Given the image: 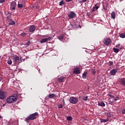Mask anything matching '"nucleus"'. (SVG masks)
Segmentation results:
<instances>
[{
	"mask_svg": "<svg viewBox=\"0 0 125 125\" xmlns=\"http://www.w3.org/2000/svg\"><path fill=\"white\" fill-rule=\"evenodd\" d=\"M100 7V6H97V4H95V10H97V9H98Z\"/></svg>",
	"mask_w": 125,
	"mask_h": 125,
	"instance_id": "29",
	"label": "nucleus"
},
{
	"mask_svg": "<svg viewBox=\"0 0 125 125\" xmlns=\"http://www.w3.org/2000/svg\"><path fill=\"white\" fill-rule=\"evenodd\" d=\"M109 119H101V123H107V122H109Z\"/></svg>",
	"mask_w": 125,
	"mask_h": 125,
	"instance_id": "19",
	"label": "nucleus"
},
{
	"mask_svg": "<svg viewBox=\"0 0 125 125\" xmlns=\"http://www.w3.org/2000/svg\"><path fill=\"white\" fill-rule=\"evenodd\" d=\"M64 79H65V77L63 76H60L58 79V82H60V83H62L64 81Z\"/></svg>",
	"mask_w": 125,
	"mask_h": 125,
	"instance_id": "15",
	"label": "nucleus"
},
{
	"mask_svg": "<svg viewBox=\"0 0 125 125\" xmlns=\"http://www.w3.org/2000/svg\"><path fill=\"white\" fill-rule=\"evenodd\" d=\"M15 7H16V2L13 1L11 3V10H14L15 9Z\"/></svg>",
	"mask_w": 125,
	"mask_h": 125,
	"instance_id": "10",
	"label": "nucleus"
},
{
	"mask_svg": "<svg viewBox=\"0 0 125 125\" xmlns=\"http://www.w3.org/2000/svg\"><path fill=\"white\" fill-rule=\"evenodd\" d=\"M58 107L59 109H61L62 108H63V105H62V104H59L58 105Z\"/></svg>",
	"mask_w": 125,
	"mask_h": 125,
	"instance_id": "28",
	"label": "nucleus"
},
{
	"mask_svg": "<svg viewBox=\"0 0 125 125\" xmlns=\"http://www.w3.org/2000/svg\"><path fill=\"white\" fill-rule=\"evenodd\" d=\"M87 98H88V97L87 96H84L83 97V100H84V101H86L87 100Z\"/></svg>",
	"mask_w": 125,
	"mask_h": 125,
	"instance_id": "26",
	"label": "nucleus"
},
{
	"mask_svg": "<svg viewBox=\"0 0 125 125\" xmlns=\"http://www.w3.org/2000/svg\"><path fill=\"white\" fill-rule=\"evenodd\" d=\"M36 30V26L35 25H31L29 27V31L30 33H34Z\"/></svg>",
	"mask_w": 125,
	"mask_h": 125,
	"instance_id": "11",
	"label": "nucleus"
},
{
	"mask_svg": "<svg viewBox=\"0 0 125 125\" xmlns=\"http://www.w3.org/2000/svg\"><path fill=\"white\" fill-rule=\"evenodd\" d=\"M119 98H120L119 96H117L116 98H114V101H117V100H119Z\"/></svg>",
	"mask_w": 125,
	"mask_h": 125,
	"instance_id": "33",
	"label": "nucleus"
},
{
	"mask_svg": "<svg viewBox=\"0 0 125 125\" xmlns=\"http://www.w3.org/2000/svg\"><path fill=\"white\" fill-rule=\"evenodd\" d=\"M2 80V79L0 77V82H1V80Z\"/></svg>",
	"mask_w": 125,
	"mask_h": 125,
	"instance_id": "47",
	"label": "nucleus"
},
{
	"mask_svg": "<svg viewBox=\"0 0 125 125\" xmlns=\"http://www.w3.org/2000/svg\"><path fill=\"white\" fill-rule=\"evenodd\" d=\"M120 45H121V44H119L118 45H117V46H120Z\"/></svg>",
	"mask_w": 125,
	"mask_h": 125,
	"instance_id": "49",
	"label": "nucleus"
},
{
	"mask_svg": "<svg viewBox=\"0 0 125 125\" xmlns=\"http://www.w3.org/2000/svg\"><path fill=\"white\" fill-rule=\"evenodd\" d=\"M92 12H94V11H95V7H93V8L92 9Z\"/></svg>",
	"mask_w": 125,
	"mask_h": 125,
	"instance_id": "38",
	"label": "nucleus"
},
{
	"mask_svg": "<svg viewBox=\"0 0 125 125\" xmlns=\"http://www.w3.org/2000/svg\"><path fill=\"white\" fill-rule=\"evenodd\" d=\"M62 103L63 105H65V100H64V99L62 100Z\"/></svg>",
	"mask_w": 125,
	"mask_h": 125,
	"instance_id": "44",
	"label": "nucleus"
},
{
	"mask_svg": "<svg viewBox=\"0 0 125 125\" xmlns=\"http://www.w3.org/2000/svg\"><path fill=\"white\" fill-rule=\"evenodd\" d=\"M63 39H64L63 36H60V37H59V39L60 40V41H62Z\"/></svg>",
	"mask_w": 125,
	"mask_h": 125,
	"instance_id": "32",
	"label": "nucleus"
},
{
	"mask_svg": "<svg viewBox=\"0 0 125 125\" xmlns=\"http://www.w3.org/2000/svg\"><path fill=\"white\" fill-rule=\"evenodd\" d=\"M8 65H11L12 64V61L11 60H10L7 62Z\"/></svg>",
	"mask_w": 125,
	"mask_h": 125,
	"instance_id": "30",
	"label": "nucleus"
},
{
	"mask_svg": "<svg viewBox=\"0 0 125 125\" xmlns=\"http://www.w3.org/2000/svg\"><path fill=\"white\" fill-rule=\"evenodd\" d=\"M92 74H93V75H95V74H96V71L95 69L92 70Z\"/></svg>",
	"mask_w": 125,
	"mask_h": 125,
	"instance_id": "31",
	"label": "nucleus"
},
{
	"mask_svg": "<svg viewBox=\"0 0 125 125\" xmlns=\"http://www.w3.org/2000/svg\"><path fill=\"white\" fill-rule=\"evenodd\" d=\"M108 64L109 66H112V65L114 64V62H113L109 61Z\"/></svg>",
	"mask_w": 125,
	"mask_h": 125,
	"instance_id": "36",
	"label": "nucleus"
},
{
	"mask_svg": "<svg viewBox=\"0 0 125 125\" xmlns=\"http://www.w3.org/2000/svg\"><path fill=\"white\" fill-rule=\"evenodd\" d=\"M46 99H48V98H46Z\"/></svg>",
	"mask_w": 125,
	"mask_h": 125,
	"instance_id": "50",
	"label": "nucleus"
},
{
	"mask_svg": "<svg viewBox=\"0 0 125 125\" xmlns=\"http://www.w3.org/2000/svg\"><path fill=\"white\" fill-rule=\"evenodd\" d=\"M56 96V95L55 94H50L48 95V98H53L54 97H55Z\"/></svg>",
	"mask_w": 125,
	"mask_h": 125,
	"instance_id": "21",
	"label": "nucleus"
},
{
	"mask_svg": "<svg viewBox=\"0 0 125 125\" xmlns=\"http://www.w3.org/2000/svg\"><path fill=\"white\" fill-rule=\"evenodd\" d=\"M111 42H112V41L109 38H105L104 40V44L105 45H110L111 44Z\"/></svg>",
	"mask_w": 125,
	"mask_h": 125,
	"instance_id": "5",
	"label": "nucleus"
},
{
	"mask_svg": "<svg viewBox=\"0 0 125 125\" xmlns=\"http://www.w3.org/2000/svg\"><path fill=\"white\" fill-rule=\"evenodd\" d=\"M82 2H83L82 1H79V3H82Z\"/></svg>",
	"mask_w": 125,
	"mask_h": 125,
	"instance_id": "48",
	"label": "nucleus"
},
{
	"mask_svg": "<svg viewBox=\"0 0 125 125\" xmlns=\"http://www.w3.org/2000/svg\"><path fill=\"white\" fill-rule=\"evenodd\" d=\"M13 62L14 63L15 65H19L22 61H20L18 56L15 55L13 58Z\"/></svg>",
	"mask_w": 125,
	"mask_h": 125,
	"instance_id": "3",
	"label": "nucleus"
},
{
	"mask_svg": "<svg viewBox=\"0 0 125 125\" xmlns=\"http://www.w3.org/2000/svg\"><path fill=\"white\" fill-rule=\"evenodd\" d=\"M39 113L38 112H35L31 115H30L28 117H27L25 119V122L26 123H29L30 121H32V120H36L37 119V116H38Z\"/></svg>",
	"mask_w": 125,
	"mask_h": 125,
	"instance_id": "1",
	"label": "nucleus"
},
{
	"mask_svg": "<svg viewBox=\"0 0 125 125\" xmlns=\"http://www.w3.org/2000/svg\"><path fill=\"white\" fill-rule=\"evenodd\" d=\"M108 96L110 97L109 99V101L110 103H114V101H115V97L113 96V95H111V94H108Z\"/></svg>",
	"mask_w": 125,
	"mask_h": 125,
	"instance_id": "8",
	"label": "nucleus"
},
{
	"mask_svg": "<svg viewBox=\"0 0 125 125\" xmlns=\"http://www.w3.org/2000/svg\"><path fill=\"white\" fill-rule=\"evenodd\" d=\"M5 97H6L5 93L3 92H0V99L2 100V99H4Z\"/></svg>",
	"mask_w": 125,
	"mask_h": 125,
	"instance_id": "12",
	"label": "nucleus"
},
{
	"mask_svg": "<svg viewBox=\"0 0 125 125\" xmlns=\"http://www.w3.org/2000/svg\"><path fill=\"white\" fill-rule=\"evenodd\" d=\"M48 35H43V38H48Z\"/></svg>",
	"mask_w": 125,
	"mask_h": 125,
	"instance_id": "42",
	"label": "nucleus"
},
{
	"mask_svg": "<svg viewBox=\"0 0 125 125\" xmlns=\"http://www.w3.org/2000/svg\"><path fill=\"white\" fill-rule=\"evenodd\" d=\"M7 15H8L7 17V21H8V22H10V20H12V19L10 18V16L11 15V14H9V13H8Z\"/></svg>",
	"mask_w": 125,
	"mask_h": 125,
	"instance_id": "16",
	"label": "nucleus"
},
{
	"mask_svg": "<svg viewBox=\"0 0 125 125\" xmlns=\"http://www.w3.org/2000/svg\"><path fill=\"white\" fill-rule=\"evenodd\" d=\"M68 17L69 18V19H73V18H75V17H77V14L75 12L71 11L68 15Z\"/></svg>",
	"mask_w": 125,
	"mask_h": 125,
	"instance_id": "7",
	"label": "nucleus"
},
{
	"mask_svg": "<svg viewBox=\"0 0 125 125\" xmlns=\"http://www.w3.org/2000/svg\"><path fill=\"white\" fill-rule=\"evenodd\" d=\"M85 1H87V0H82V2H85Z\"/></svg>",
	"mask_w": 125,
	"mask_h": 125,
	"instance_id": "45",
	"label": "nucleus"
},
{
	"mask_svg": "<svg viewBox=\"0 0 125 125\" xmlns=\"http://www.w3.org/2000/svg\"><path fill=\"white\" fill-rule=\"evenodd\" d=\"M120 38H122V39L125 38V33H124V34L121 33L120 34Z\"/></svg>",
	"mask_w": 125,
	"mask_h": 125,
	"instance_id": "24",
	"label": "nucleus"
},
{
	"mask_svg": "<svg viewBox=\"0 0 125 125\" xmlns=\"http://www.w3.org/2000/svg\"><path fill=\"white\" fill-rule=\"evenodd\" d=\"M78 101L79 100L77 97H71L69 98V102L71 103V104H77Z\"/></svg>",
	"mask_w": 125,
	"mask_h": 125,
	"instance_id": "4",
	"label": "nucleus"
},
{
	"mask_svg": "<svg viewBox=\"0 0 125 125\" xmlns=\"http://www.w3.org/2000/svg\"><path fill=\"white\" fill-rule=\"evenodd\" d=\"M5 0H0V3H3Z\"/></svg>",
	"mask_w": 125,
	"mask_h": 125,
	"instance_id": "39",
	"label": "nucleus"
},
{
	"mask_svg": "<svg viewBox=\"0 0 125 125\" xmlns=\"http://www.w3.org/2000/svg\"><path fill=\"white\" fill-rule=\"evenodd\" d=\"M67 121H72V117L71 116H68L67 118Z\"/></svg>",
	"mask_w": 125,
	"mask_h": 125,
	"instance_id": "34",
	"label": "nucleus"
},
{
	"mask_svg": "<svg viewBox=\"0 0 125 125\" xmlns=\"http://www.w3.org/2000/svg\"><path fill=\"white\" fill-rule=\"evenodd\" d=\"M122 114H125V108L122 111Z\"/></svg>",
	"mask_w": 125,
	"mask_h": 125,
	"instance_id": "41",
	"label": "nucleus"
},
{
	"mask_svg": "<svg viewBox=\"0 0 125 125\" xmlns=\"http://www.w3.org/2000/svg\"><path fill=\"white\" fill-rule=\"evenodd\" d=\"M86 76H87V71H84L82 75L83 79H86Z\"/></svg>",
	"mask_w": 125,
	"mask_h": 125,
	"instance_id": "17",
	"label": "nucleus"
},
{
	"mask_svg": "<svg viewBox=\"0 0 125 125\" xmlns=\"http://www.w3.org/2000/svg\"><path fill=\"white\" fill-rule=\"evenodd\" d=\"M18 7H19V8H23V4H18Z\"/></svg>",
	"mask_w": 125,
	"mask_h": 125,
	"instance_id": "27",
	"label": "nucleus"
},
{
	"mask_svg": "<svg viewBox=\"0 0 125 125\" xmlns=\"http://www.w3.org/2000/svg\"><path fill=\"white\" fill-rule=\"evenodd\" d=\"M113 51L114 52H116V53H118V52H119V51H120V49H119L118 48H113Z\"/></svg>",
	"mask_w": 125,
	"mask_h": 125,
	"instance_id": "23",
	"label": "nucleus"
},
{
	"mask_svg": "<svg viewBox=\"0 0 125 125\" xmlns=\"http://www.w3.org/2000/svg\"><path fill=\"white\" fill-rule=\"evenodd\" d=\"M31 44V41H29L26 43V46H29Z\"/></svg>",
	"mask_w": 125,
	"mask_h": 125,
	"instance_id": "35",
	"label": "nucleus"
},
{
	"mask_svg": "<svg viewBox=\"0 0 125 125\" xmlns=\"http://www.w3.org/2000/svg\"><path fill=\"white\" fill-rule=\"evenodd\" d=\"M21 35L22 37H25V36H26V33H21Z\"/></svg>",
	"mask_w": 125,
	"mask_h": 125,
	"instance_id": "40",
	"label": "nucleus"
},
{
	"mask_svg": "<svg viewBox=\"0 0 125 125\" xmlns=\"http://www.w3.org/2000/svg\"><path fill=\"white\" fill-rule=\"evenodd\" d=\"M66 2H70V1H72L73 0H65Z\"/></svg>",
	"mask_w": 125,
	"mask_h": 125,
	"instance_id": "43",
	"label": "nucleus"
},
{
	"mask_svg": "<svg viewBox=\"0 0 125 125\" xmlns=\"http://www.w3.org/2000/svg\"><path fill=\"white\" fill-rule=\"evenodd\" d=\"M99 106H101L102 107H105V104L103 102H100L98 103Z\"/></svg>",
	"mask_w": 125,
	"mask_h": 125,
	"instance_id": "18",
	"label": "nucleus"
},
{
	"mask_svg": "<svg viewBox=\"0 0 125 125\" xmlns=\"http://www.w3.org/2000/svg\"><path fill=\"white\" fill-rule=\"evenodd\" d=\"M17 101V99L16 97L13 95L9 97H8L6 99V102L7 103H14V102H16Z\"/></svg>",
	"mask_w": 125,
	"mask_h": 125,
	"instance_id": "2",
	"label": "nucleus"
},
{
	"mask_svg": "<svg viewBox=\"0 0 125 125\" xmlns=\"http://www.w3.org/2000/svg\"><path fill=\"white\" fill-rule=\"evenodd\" d=\"M119 71V69H112L110 71V74L111 75H113V76H115L116 75V73Z\"/></svg>",
	"mask_w": 125,
	"mask_h": 125,
	"instance_id": "14",
	"label": "nucleus"
},
{
	"mask_svg": "<svg viewBox=\"0 0 125 125\" xmlns=\"http://www.w3.org/2000/svg\"><path fill=\"white\" fill-rule=\"evenodd\" d=\"M63 4H65V3H64V1H61L60 2V5L61 6H62V5Z\"/></svg>",
	"mask_w": 125,
	"mask_h": 125,
	"instance_id": "37",
	"label": "nucleus"
},
{
	"mask_svg": "<svg viewBox=\"0 0 125 125\" xmlns=\"http://www.w3.org/2000/svg\"><path fill=\"white\" fill-rule=\"evenodd\" d=\"M9 22H10L9 23V25H15V21H14L12 19V20H10V21Z\"/></svg>",
	"mask_w": 125,
	"mask_h": 125,
	"instance_id": "22",
	"label": "nucleus"
},
{
	"mask_svg": "<svg viewBox=\"0 0 125 125\" xmlns=\"http://www.w3.org/2000/svg\"><path fill=\"white\" fill-rule=\"evenodd\" d=\"M119 82L121 84H122V85H124V86H125V78L120 79Z\"/></svg>",
	"mask_w": 125,
	"mask_h": 125,
	"instance_id": "13",
	"label": "nucleus"
},
{
	"mask_svg": "<svg viewBox=\"0 0 125 125\" xmlns=\"http://www.w3.org/2000/svg\"><path fill=\"white\" fill-rule=\"evenodd\" d=\"M107 115V119H110V118H111V117H112V116L111 115V113H110L109 112H107L106 113Z\"/></svg>",
	"mask_w": 125,
	"mask_h": 125,
	"instance_id": "25",
	"label": "nucleus"
},
{
	"mask_svg": "<svg viewBox=\"0 0 125 125\" xmlns=\"http://www.w3.org/2000/svg\"><path fill=\"white\" fill-rule=\"evenodd\" d=\"M111 18H112V19H116V13H115V12H112Z\"/></svg>",
	"mask_w": 125,
	"mask_h": 125,
	"instance_id": "20",
	"label": "nucleus"
},
{
	"mask_svg": "<svg viewBox=\"0 0 125 125\" xmlns=\"http://www.w3.org/2000/svg\"><path fill=\"white\" fill-rule=\"evenodd\" d=\"M86 15L87 16H89V14H88V13H87Z\"/></svg>",
	"mask_w": 125,
	"mask_h": 125,
	"instance_id": "46",
	"label": "nucleus"
},
{
	"mask_svg": "<svg viewBox=\"0 0 125 125\" xmlns=\"http://www.w3.org/2000/svg\"><path fill=\"white\" fill-rule=\"evenodd\" d=\"M73 73L74 74H76L77 75H79V74H81V70L79 67H76L73 69Z\"/></svg>",
	"mask_w": 125,
	"mask_h": 125,
	"instance_id": "9",
	"label": "nucleus"
},
{
	"mask_svg": "<svg viewBox=\"0 0 125 125\" xmlns=\"http://www.w3.org/2000/svg\"><path fill=\"white\" fill-rule=\"evenodd\" d=\"M52 40V37H49L47 38H45V39H42L40 41L41 43H44V42H49Z\"/></svg>",
	"mask_w": 125,
	"mask_h": 125,
	"instance_id": "6",
	"label": "nucleus"
}]
</instances>
